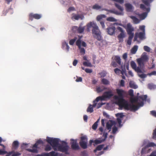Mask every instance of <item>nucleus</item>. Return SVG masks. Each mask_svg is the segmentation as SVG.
<instances>
[{
    "instance_id": "nucleus-6",
    "label": "nucleus",
    "mask_w": 156,
    "mask_h": 156,
    "mask_svg": "<svg viewBox=\"0 0 156 156\" xmlns=\"http://www.w3.org/2000/svg\"><path fill=\"white\" fill-rule=\"evenodd\" d=\"M147 98V96L145 95H142L139 96L138 97L133 98L131 99V101L133 103H136L138 101L140 102L138 103L139 106H142L144 105L143 101H145Z\"/></svg>"
},
{
    "instance_id": "nucleus-61",
    "label": "nucleus",
    "mask_w": 156,
    "mask_h": 156,
    "mask_svg": "<svg viewBox=\"0 0 156 156\" xmlns=\"http://www.w3.org/2000/svg\"><path fill=\"white\" fill-rule=\"evenodd\" d=\"M87 73H90L92 72L91 69H83Z\"/></svg>"
},
{
    "instance_id": "nucleus-40",
    "label": "nucleus",
    "mask_w": 156,
    "mask_h": 156,
    "mask_svg": "<svg viewBox=\"0 0 156 156\" xmlns=\"http://www.w3.org/2000/svg\"><path fill=\"white\" fill-rule=\"evenodd\" d=\"M143 2L147 6L149 5V3L151 2L152 0H142Z\"/></svg>"
},
{
    "instance_id": "nucleus-5",
    "label": "nucleus",
    "mask_w": 156,
    "mask_h": 156,
    "mask_svg": "<svg viewBox=\"0 0 156 156\" xmlns=\"http://www.w3.org/2000/svg\"><path fill=\"white\" fill-rule=\"evenodd\" d=\"M46 141L52 146L55 151L56 150V147H58L59 144V139L58 138H53L47 137Z\"/></svg>"
},
{
    "instance_id": "nucleus-31",
    "label": "nucleus",
    "mask_w": 156,
    "mask_h": 156,
    "mask_svg": "<svg viewBox=\"0 0 156 156\" xmlns=\"http://www.w3.org/2000/svg\"><path fill=\"white\" fill-rule=\"evenodd\" d=\"M19 143L17 141H14L12 144V148L14 149H17L19 146Z\"/></svg>"
},
{
    "instance_id": "nucleus-38",
    "label": "nucleus",
    "mask_w": 156,
    "mask_h": 156,
    "mask_svg": "<svg viewBox=\"0 0 156 156\" xmlns=\"http://www.w3.org/2000/svg\"><path fill=\"white\" fill-rule=\"evenodd\" d=\"M83 65L87 66L89 67H92V65L91 63L89 62V60L86 61L85 62H84L83 63Z\"/></svg>"
},
{
    "instance_id": "nucleus-42",
    "label": "nucleus",
    "mask_w": 156,
    "mask_h": 156,
    "mask_svg": "<svg viewBox=\"0 0 156 156\" xmlns=\"http://www.w3.org/2000/svg\"><path fill=\"white\" fill-rule=\"evenodd\" d=\"M101 8L102 7L101 6L99 5L98 4H95L92 7V8L93 9H95L96 10H98Z\"/></svg>"
},
{
    "instance_id": "nucleus-4",
    "label": "nucleus",
    "mask_w": 156,
    "mask_h": 156,
    "mask_svg": "<svg viewBox=\"0 0 156 156\" xmlns=\"http://www.w3.org/2000/svg\"><path fill=\"white\" fill-rule=\"evenodd\" d=\"M140 106L139 105H136L133 104H129L126 101L119 107L122 108H124L125 109L127 110L136 111L138 109Z\"/></svg>"
},
{
    "instance_id": "nucleus-16",
    "label": "nucleus",
    "mask_w": 156,
    "mask_h": 156,
    "mask_svg": "<svg viewBox=\"0 0 156 156\" xmlns=\"http://www.w3.org/2000/svg\"><path fill=\"white\" fill-rule=\"evenodd\" d=\"M136 72L138 76L141 78H144L146 76V75L144 73V69H134Z\"/></svg>"
},
{
    "instance_id": "nucleus-30",
    "label": "nucleus",
    "mask_w": 156,
    "mask_h": 156,
    "mask_svg": "<svg viewBox=\"0 0 156 156\" xmlns=\"http://www.w3.org/2000/svg\"><path fill=\"white\" fill-rule=\"evenodd\" d=\"M107 88L105 87L104 86H102L100 87H98L96 88V91L98 93H100L104 90L106 89Z\"/></svg>"
},
{
    "instance_id": "nucleus-11",
    "label": "nucleus",
    "mask_w": 156,
    "mask_h": 156,
    "mask_svg": "<svg viewBox=\"0 0 156 156\" xmlns=\"http://www.w3.org/2000/svg\"><path fill=\"white\" fill-rule=\"evenodd\" d=\"M81 140L79 143L81 147L83 149H86L87 147V139L85 136H83L81 137Z\"/></svg>"
},
{
    "instance_id": "nucleus-56",
    "label": "nucleus",
    "mask_w": 156,
    "mask_h": 156,
    "mask_svg": "<svg viewBox=\"0 0 156 156\" xmlns=\"http://www.w3.org/2000/svg\"><path fill=\"white\" fill-rule=\"evenodd\" d=\"M128 34L129 35V37H128L129 39H132L133 38V37L134 36V33L132 32L130 33H128Z\"/></svg>"
},
{
    "instance_id": "nucleus-15",
    "label": "nucleus",
    "mask_w": 156,
    "mask_h": 156,
    "mask_svg": "<svg viewBox=\"0 0 156 156\" xmlns=\"http://www.w3.org/2000/svg\"><path fill=\"white\" fill-rule=\"evenodd\" d=\"M97 26V24L94 22H90L88 23L86 25L87 31L88 32H90L91 28H92V29H94Z\"/></svg>"
},
{
    "instance_id": "nucleus-23",
    "label": "nucleus",
    "mask_w": 156,
    "mask_h": 156,
    "mask_svg": "<svg viewBox=\"0 0 156 156\" xmlns=\"http://www.w3.org/2000/svg\"><path fill=\"white\" fill-rule=\"evenodd\" d=\"M73 16L71 18L72 19H75V20H78L79 19L81 20H83L84 17L82 15H76L74 14H73Z\"/></svg>"
},
{
    "instance_id": "nucleus-3",
    "label": "nucleus",
    "mask_w": 156,
    "mask_h": 156,
    "mask_svg": "<svg viewBox=\"0 0 156 156\" xmlns=\"http://www.w3.org/2000/svg\"><path fill=\"white\" fill-rule=\"evenodd\" d=\"M113 95L112 90L105 92L104 93L103 95L97 97L96 99L94 101V102H98L99 101L105 100L106 99H110Z\"/></svg>"
},
{
    "instance_id": "nucleus-64",
    "label": "nucleus",
    "mask_w": 156,
    "mask_h": 156,
    "mask_svg": "<svg viewBox=\"0 0 156 156\" xmlns=\"http://www.w3.org/2000/svg\"><path fill=\"white\" fill-rule=\"evenodd\" d=\"M151 114L153 116L156 117V112L155 111H152L150 112Z\"/></svg>"
},
{
    "instance_id": "nucleus-24",
    "label": "nucleus",
    "mask_w": 156,
    "mask_h": 156,
    "mask_svg": "<svg viewBox=\"0 0 156 156\" xmlns=\"http://www.w3.org/2000/svg\"><path fill=\"white\" fill-rule=\"evenodd\" d=\"M126 9L127 11L131 12L133 10V6L129 3H126L125 4Z\"/></svg>"
},
{
    "instance_id": "nucleus-59",
    "label": "nucleus",
    "mask_w": 156,
    "mask_h": 156,
    "mask_svg": "<svg viewBox=\"0 0 156 156\" xmlns=\"http://www.w3.org/2000/svg\"><path fill=\"white\" fill-rule=\"evenodd\" d=\"M77 78L76 80V82H82V78L80 77L76 76Z\"/></svg>"
},
{
    "instance_id": "nucleus-58",
    "label": "nucleus",
    "mask_w": 156,
    "mask_h": 156,
    "mask_svg": "<svg viewBox=\"0 0 156 156\" xmlns=\"http://www.w3.org/2000/svg\"><path fill=\"white\" fill-rule=\"evenodd\" d=\"M102 141L101 140H96L94 141V143L95 144H100L102 142Z\"/></svg>"
},
{
    "instance_id": "nucleus-45",
    "label": "nucleus",
    "mask_w": 156,
    "mask_h": 156,
    "mask_svg": "<svg viewBox=\"0 0 156 156\" xmlns=\"http://www.w3.org/2000/svg\"><path fill=\"white\" fill-rule=\"evenodd\" d=\"M148 87L150 89H154L155 88L156 86L155 85L152 84H149L148 85Z\"/></svg>"
},
{
    "instance_id": "nucleus-33",
    "label": "nucleus",
    "mask_w": 156,
    "mask_h": 156,
    "mask_svg": "<svg viewBox=\"0 0 156 156\" xmlns=\"http://www.w3.org/2000/svg\"><path fill=\"white\" fill-rule=\"evenodd\" d=\"M58 155L57 153H55L54 151H52L49 153H46L45 154V156H57Z\"/></svg>"
},
{
    "instance_id": "nucleus-12",
    "label": "nucleus",
    "mask_w": 156,
    "mask_h": 156,
    "mask_svg": "<svg viewBox=\"0 0 156 156\" xmlns=\"http://www.w3.org/2000/svg\"><path fill=\"white\" fill-rule=\"evenodd\" d=\"M71 147L72 149L74 150H78L80 149V147L77 143L76 140L71 139L70 140Z\"/></svg>"
},
{
    "instance_id": "nucleus-17",
    "label": "nucleus",
    "mask_w": 156,
    "mask_h": 156,
    "mask_svg": "<svg viewBox=\"0 0 156 156\" xmlns=\"http://www.w3.org/2000/svg\"><path fill=\"white\" fill-rule=\"evenodd\" d=\"M81 41L80 38L79 39L76 41V44L78 46L79 48L80 49V52L82 54H84L85 53V50L83 48H81Z\"/></svg>"
},
{
    "instance_id": "nucleus-54",
    "label": "nucleus",
    "mask_w": 156,
    "mask_h": 156,
    "mask_svg": "<svg viewBox=\"0 0 156 156\" xmlns=\"http://www.w3.org/2000/svg\"><path fill=\"white\" fill-rule=\"evenodd\" d=\"M104 145H100L98 146L96 148L98 151H101L103 148Z\"/></svg>"
},
{
    "instance_id": "nucleus-8",
    "label": "nucleus",
    "mask_w": 156,
    "mask_h": 156,
    "mask_svg": "<svg viewBox=\"0 0 156 156\" xmlns=\"http://www.w3.org/2000/svg\"><path fill=\"white\" fill-rule=\"evenodd\" d=\"M92 32L93 35L94 37V38L97 39L98 41H100L101 40V33L98 26H97L94 29H92Z\"/></svg>"
},
{
    "instance_id": "nucleus-44",
    "label": "nucleus",
    "mask_w": 156,
    "mask_h": 156,
    "mask_svg": "<svg viewBox=\"0 0 156 156\" xmlns=\"http://www.w3.org/2000/svg\"><path fill=\"white\" fill-rule=\"evenodd\" d=\"M101 82L103 84L105 85H107L109 84V81L105 79H102L101 80Z\"/></svg>"
},
{
    "instance_id": "nucleus-32",
    "label": "nucleus",
    "mask_w": 156,
    "mask_h": 156,
    "mask_svg": "<svg viewBox=\"0 0 156 156\" xmlns=\"http://www.w3.org/2000/svg\"><path fill=\"white\" fill-rule=\"evenodd\" d=\"M129 86L131 88L136 89L137 88L138 86L135 84V83L132 81H130L129 83Z\"/></svg>"
},
{
    "instance_id": "nucleus-27",
    "label": "nucleus",
    "mask_w": 156,
    "mask_h": 156,
    "mask_svg": "<svg viewBox=\"0 0 156 156\" xmlns=\"http://www.w3.org/2000/svg\"><path fill=\"white\" fill-rule=\"evenodd\" d=\"M130 17L133 20V23L135 24L139 23L140 22V20L134 16H131Z\"/></svg>"
},
{
    "instance_id": "nucleus-7",
    "label": "nucleus",
    "mask_w": 156,
    "mask_h": 156,
    "mask_svg": "<svg viewBox=\"0 0 156 156\" xmlns=\"http://www.w3.org/2000/svg\"><path fill=\"white\" fill-rule=\"evenodd\" d=\"M148 58L145 53H144L140 58L137 59V61L139 66L140 67H143L145 63L148 60Z\"/></svg>"
},
{
    "instance_id": "nucleus-53",
    "label": "nucleus",
    "mask_w": 156,
    "mask_h": 156,
    "mask_svg": "<svg viewBox=\"0 0 156 156\" xmlns=\"http://www.w3.org/2000/svg\"><path fill=\"white\" fill-rule=\"evenodd\" d=\"M51 149V147L49 145H46L45 150L46 151H50Z\"/></svg>"
},
{
    "instance_id": "nucleus-13",
    "label": "nucleus",
    "mask_w": 156,
    "mask_h": 156,
    "mask_svg": "<svg viewBox=\"0 0 156 156\" xmlns=\"http://www.w3.org/2000/svg\"><path fill=\"white\" fill-rule=\"evenodd\" d=\"M113 58H114V60L120 66L121 68H126L125 65H124L123 62H121V58L119 56H115Z\"/></svg>"
},
{
    "instance_id": "nucleus-52",
    "label": "nucleus",
    "mask_w": 156,
    "mask_h": 156,
    "mask_svg": "<svg viewBox=\"0 0 156 156\" xmlns=\"http://www.w3.org/2000/svg\"><path fill=\"white\" fill-rule=\"evenodd\" d=\"M21 153H20L19 152H15L14 151V152L13 153H12V156H20V155H21Z\"/></svg>"
},
{
    "instance_id": "nucleus-60",
    "label": "nucleus",
    "mask_w": 156,
    "mask_h": 156,
    "mask_svg": "<svg viewBox=\"0 0 156 156\" xmlns=\"http://www.w3.org/2000/svg\"><path fill=\"white\" fill-rule=\"evenodd\" d=\"M156 145L154 143L152 142L150 143H148L147 145V146L148 147H154Z\"/></svg>"
},
{
    "instance_id": "nucleus-9",
    "label": "nucleus",
    "mask_w": 156,
    "mask_h": 156,
    "mask_svg": "<svg viewBox=\"0 0 156 156\" xmlns=\"http://www.w3.org/2000/svg\"><path fill=\"white\" fill-rule=\"evenodd\" d=\"M69 147L66 142L63 141L61 145L59 144L58 147V151L62 152H65L67 154Z\"/></svg>"
},
{
    "instance_id": "nucleus-22",
    "label": "nucleus",
    "mask_w": 156,
    "mask_h": 156,
    "mask_svg": "<svg viewBox=\"0 0 156 156\" xmlns=\"http://www.w3.org/2000/svg\"><path fill=\"white\" fill-rule=\"evenodd\" d=\"M97 102H95L94 103V101H93V105H90L87 108V112H89L90 113H92V112L94 110H93V108L95 107L97 104Z\"/></svg>"
},
{
    "instance_id": "nucleus-18",
    "label": "nucleus",
    "mask_w": 156,
    "mask_h": 156,
    "mask_svg": "<svg viewBox=\"0 0 156 156\" xmlns=\"http://www.w3.org/2000/svg\"><path fill=\"white\" fill-rule=\"evenodd\" d=\"M37 146L38 144L36 143L33 146V149H26V150L29 152L37 153L38 152V150L37 149Z\"/></svg>"
},
{
    "instance_id": "nucleus-35",
    "label": "nucleus",
    "mask_w": 156,
    "mask_h": 156,
    "mask_svg": "<svg viewBox=\"0 0 156 156\" xmlns=\"http://www.w3.org/2000/svg\"><path fill=\"white\" fill-rule=\"evenodd\" d=\"M138 49V46L137 45L134 46L131 50V52L133 54H135L137 51Z\"/></svg>"
},
{
    "instance_id": "nucleus-37",
    "label": "nucleus",
    "mask_w": 156,
    "mask_h": 156,
    "mask_svg": "<svg viewBox=\"0 0 156 156\" xmlns=\"http://www.w3.org/2000/svg\"><path fill=\"white\" fill-rule=\"evenodd\" d=\"M99 119L98 120H97V121L92 126V128L93 129L95 130L97 129L98 125V123L99 122Z\"/></svg>"
},
{
    "instance_id": "nucleus-28",
    "label": "nucleus",
    "mask_w": 156,
    "mask_h": 156,
    "mask_svg": "<svg viewBox=\"0 0 156 156\" xmlns=\"http://www.w3.org/2000/svg\"><path fill=\"white\" fill-rule=\"evenodd\" d=\"M113 125V122L111 121L110 123L107 122L106 124V127L107 129L109 130V132L111 131L112 127Z\"/></svg>"
},
{
    "instance_id": "nucleus-63",
    "label": "nucleus",
    "mask_w": 156,
    "mask_h": 156,
    "mask_svg": "<svg viewBox=\"0 0 156 156\" xmlns=\"http://www.w3.org/2000/svg\"><path fill=\"white\" fill-rule=\"evenodd\" d=\"M148 75L149 76H151V75H156V71H153L151 72V73H148Z\"/></svg>"
},
{
    "instance_id": "nucleus-14",
    "label": "nucleus",
    "mask_w": 156,
    "mask_h": 156,
    "mask_svg": "<svg viewBox=\"0 0 156 156\" xmlns=\"http://www.w3.org/2000/svg\"><path fill=\"white\" fill-rule=\"evenodd\" d=\"M117 29L121 32L118 37L119 41H123V38L125 37L124 31L120 27H117Z\"/></svg>"
},
{
    "instance_id": "nucleus-1",
    "label": "nucleus",
    "mask_w": 156,
    "mask_h": 156,
    "mask_svg": "<svg viewBox=\"0 0 156 156\" xmlns=\"http://www.w3.org/2000/svg\"><path fill=\"white\" fill-rule=\"evenodd\" d=\"M116 92L118 96H115V98L118 100L117 104L120 107L126 101L123 99L124 95L125 92L123 90L120 89H116Z\"/></svg>"
},
{
    "instance_id": "nucleus-49",
    "label": "nucleus",
    "mask_w": 156,
    "mask_h": 156,
    "mask_svg": "<svg viewBox=\"0 0 156 156\" xmlns=\"http://www.w3.org/2000/svg\"><path fill=\"white\" fill-rule=\"evenodd\" d=\"M76 38L75 37L74 39L70 40L69 42V44L71 45H73L74 42L76 41Z\"/></svg>"
},
{
    "instance_id": "nucleus-51",
    "label": "nucleus",
    "mask_w": 156,
    "mask_h": 156,
    "mask_svg": "<svg viewBox=\"0 0 156 156\" xmlns=\"http://www.w3.org/2000/svg\"><path fill=\"white\" fill-rule=\"evenodd\" d=\"M144 50L147 52H150V48L147 46H145L144 47Z\"/></svg>"
},
{
    "instance_id": "nucleus-47",
    "label": "nucleus",
    "mask_w": 156,
    "mask_h": 156,
    "mask_svg": "<svg viewBox=\"0 0 156 156\" xmlns=\"http://www.w3.org/2000/svg\"><path fill=\"white\" fill-rule=\"evenodd\" d=\"M117 63L115 61H113L111 62V65L112 67L115 68L117 66Z\"/></svg>"
},
{
    "instance_id": "nucleus-29",
    "label": "nucleus",
    "mask_w": 156,
    "mask_h": 156,
    "mask_svg": "<svg viewBox=\"0 0 156 156\" xmlns=\"http://www.w3.org/2000/svg\"><path fill=\"white\" fill-rule=\"evenodd\" d=\"M116 7L120 11V12H122L124 9L119 4L115 3L114 4Z\"/></svg>"
},
{
    "instance_id": "nucleus-20",
    "label": "nucleus",
    "mask_w": 156,
    "mask_h": 156,
    "mask_svg": "<svg viewBox=\"0 0 156 156\" xmlns=\"http://www.w3.org/2000/svg\"><path fill=\"white\" fill-rule=\"evenodd\" d=\"M115 27L113 26H112L107 28V32L108 34L110 35H113L115 33Z\"/></svg>"
},
{
    "instance_id": "nucleus-55",
    "label": "nucleus",
    "mask_w": 156,
    "mask_h": 156,
    "mask_svg": "<svg viewBox=\"0 0 156 156\" xmlns=\"http://www.w3.org/2000/svg\"><path fill=\"white\" fill-rule=\"evenodd\" d=\"M129 94L131 96H133L134 95L133 91L132 89L128 91Z\"/></svg>"
},
{
    "instance_id": "nucleus-10",
    "label": "nucleus",
    "mask_w": 156,
    "mask_h": 156,
    "mask_svg": "<svg viewBox=\"0 0 156 156\" xmlns=\"http://www.w3.org/2000/svg\"><path fill=\"white\" fill-rule=\"evenodd\" d=\"M140 8L142 9L144 11H146L147 12H144L142 14H140L139 17L141 20L144 19L147 16V13L149 12L150 9L149 7L146 8L144 5L141 4L140 5Z\"/></svg>"
},
{
    "instance_id": "nucleus-62",
    "label": "nucleus",
    "mask_w": 156,
    "mask_h": 156,
    "mask_svg": "<svg viewBox=\"0 0 156 156\" xmlns=\"http://www.w3.org/2000/svg\"><path fill=\"white\" fill-rule=\"evenodd\" d=\"M64 45H66V48L67 51H69V46L68 45V44L66 43V42H64Z\"/></svg>"
},
{
    "instance_id": "nucleus-39",
    "label": "nucleus",
    "mask_w": 156,
    "mask_h": 156,
    "mask_svg": "<svg viewBox=\"0 0 156 156\" xmlns=\"http://www.w3.org/2000/svg\"><path fill=\"white\" fill-rule=\"evenodd\" d=\"M107 21L110 22H116L117 20L112 17H110L107 18Z\"/></svg>"
},
{
    "instance_id": "nucleus-41",
    "label": "nucleus",
    "mask_w": 156,
    "mask_h": 156,
    "mask_svg": "<svg viewBox=\"0 0 156 156\" xmlns=\"http://www.w3.org/2000/svg\"><path fill=\"white\" fill-rule=\"evenodd\" d=\"M106 16L104 15H101L98 16L97 17V21H99L102 18H105Z\"/></svg>"
},
{
    "instance_id": "nucleus-46",
    "label": "nucleus",
    "mask_w": 156,
    "mask_h": 156,
    "mask_svg": "<svg viewBox=\"0 0 156 156\" xmlns=\"http://www.w3.org/2000/svg\"><path fill=\"white\" fill-rule=\"evenodd\" d=\"M130 65L132 68H136V64L134 61H131L130 62Z\"/></svg>"
},
{
    "instance_id": "nucleus-2",
    "label": "nucleus",
    "mask_w": 156,
    "mask_h": 156,
    "mask_svg": "<svg viewBox=\"0 0 156 156\" xmlns=\"http://www.w3.org/2000/svg\"><path fill=\"white\" fill-rule=\"evenodd\" d=\"M141 31V32H136L135 34V35L134 39V41H137V38L138 37L140 40H143L146 39L145 32V26L142 25L140 26L139 29L138 31Z\"/></svg>"
},
{
    "instance_id": "nucleus-26",
    "label": "nucleus",
    "mask_w": 156,
    "mask_h": 156,
    "mask_svg": "<svg viewBox=\"0 0 156 156\" xmlns=\"http://www.w3.org/2000/svg\"><path fill=\"white\" fill-rule=\"evenodd\" d=\"M84 27L80 26L78 28L76 26L73 27L74 29H77L78 32L80 33H81L83 32L84 30Z\"/></svg>"
},
{
    "instance_id": "nucleus-48",
    "label": "nucleus",
    "mask_w": 156,
    "mask_h": 156,
    "mask_svg": "<svg viewBox=\"0 0 156 156\" xmlns=\"http://www.w3.org/2000/svg\"><path fill=\"white\" fill-rule=\"evenodd\" d=\"M118 130L117 128L115 126H114L112 128V133L115 134Z\"/></svg>"
},
{
    "instance_id": "nucleus-19",
    "label": "nucleus",
    "mask_w": 156,
    "mask_h": 156,
    "mask_svg": "<svg viewBox=\"0 0 156 156\" xmlns=\"http://www.w3.org/2000/svg\"><path fill=\"white\" fill-rule=\"evenodd\" d=\"M123 59L124 60V65H125L126 68H129V62L127 61V53H124L122 55V57Z\"/></svg>"
},
{
    "instance_id": "nucleus-34",
    "label": "nucleus",
    "mask_w": 156,
    "mask_h": 156,
    "mask_svg": "<svg viewBox=\"0 0 156 156\" xmlns=\"http://www.w3.org/2000/svg\"><path fill=\"white\" fill-rule=\"evenodd\" d=\"M33 17L36 19H39L41 17V16L40 15L38 14H33L31 13L30 14V17Z\"/></svg>"
},
{
    "instance_id": "nucleus-21",
    "label": "nucleus",
    "mask_w": 156,
    "mask_h": 156,
    "mask_svg": "<svg viewBox=\"0 0 156 156\" xmlns=\"http://www.w3.org/2000/svg\"><path fill=\"white\" fill-rule=\"evenodd\" d=\"M125 28L128 33H132L134 30L133 27L129 23L127 24L126 27Z\"/></svg>"
},
{
    "instance_id": "nucleus-57",
    "label": "nucleus",
    "mask_w": 156,
    "mask_h": 156,
    "mask_svg": "<svg viewBox=\"0 0 156 156\" xmlns=\"http://www.w3.org/2000/svg\"><path fill=\"white\" fill-rule=\"evenodd\" d=\"M114 71L116 74H119L121 73V70L120 69H115Z\"/></svg>"
},
{
    "instance_id": "nucleus-43",
    "label": "nucleus",
    "mask_w": 156,
    "mask_h": 156,
    "mask_svg": "<svg viewBox=\"0 0 156 156\" xmlns=\"http://www.w3.org/2000/svg\"><path fill=\"white\" fill-rule=\"evenodd\" d=\"M115 115L117 117L120 119L122 118L124 116L123 114V113H117Z\"/></svg>"
},
{
    "instance_id": "nucleus-36",
    "label": "nucleus",
    "mask_w": 156,
    "mask_h": 156,
    "mask_svg": "<svg viewBox=\"0 0 156 156\" xmlns=\"http://www.w3.org/2000/svg\"><path fill=\"white\" fill-rule=\"evenodd\" d=\"M112 13L118 15H123V12H119L115 9L112 10Z\"/></svg>"
},
{
    "instance_id": "nucleus-25",
    "label": "nucleus",
    "mask_w": 156,
    "mask_h": 156,
    "mask_svg": "<svg viewBox=\"0 0 156 156\" xmlns=\"http://www.w3.org/2000/svg\"><path fill=\"white\" fill-rule=\"evenodd\" d=\"M14 152V151H12L11 152H7L6 151L1 149V155H3L5 154H6V156H10L12 153H13Z\"/></svg>"
},
{
    "instance_id": "nucleus-50",
    "label": "nucleus",
    "mask_w": 156,
    "mask_h": 156,
    "mask_svg": "<svg viewBox=\"0 0 156 156\" xmlns=\"http://www.w3.org/2000/svg\"><path fill=\"white\" fill-rule=\"evenodd\" d=\"M152 136L153 138L156 139V128L153 130Z\"/></svg>"
}]
</instances>
